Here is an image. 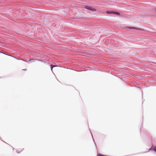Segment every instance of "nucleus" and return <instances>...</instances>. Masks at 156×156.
Listing matches in <instances>:
<instances>
[{
	"label": "nucleus",
	"mask_w": 156,
	"mask_h": 156,
	"mask_svg": "<svg viewBox=\"0 0 156 156\" xmlns=\"http://www.w3.org/2000/svg\"><path fill=\"white\" fill-rule=\"evenodd\" d=\"M85 8L89 10L92 12H96V11H99V10L98 9H97L95 8H94L91 6H88V5H86L85 6Z\"/></svg>",
	"instance_id": "obj_1"
},
{
	"label": "nucleus",
	"mask_w": 156,
	"mask_h": 156,
	"mask_svg": "<svg viewBox=\"0 0 156 156\" xmlns=\"http://www.w3.org/2000/svg\"><path fill=\"white\" fill-rule=\"evenodd\" d=\"M106 12L109 14H116L118 15H120V13L118 12H115L112 11H107Z\"/></svg>",
	"instance_id": "obj_2"
},
{
	"label": "nucleus",
	"mask_w": 156,
	"mask_h": 156,
	"mask_svg": "<svg viewBox=\"0 0 156 156\" xmlns=\"http://www.w3.org/2000/svg\"><path fill=\"white\" fill-rule=\"evenodd\" d=\"M40 61L42 62L41 60H39L37 59H30L28 60V61L30 62H35L36 61Z\"/></svg>",
	"instance_id": "obj_3"
},
{
	"label": "nucleus",
	"mask_w": 156,
	"mask_h": 156,
	"mask_svg": "<svg viewBox=\"0 0 156 156\" xmlns=\"http://www.w3.org/2000/svg\"><path fill=\"white\" fill-rule=\"evenodd\" d=\"M127 28H128L129 29H136V30H142L140 28H136L135 27H128Z\"/></svg>",
	"instance_id": "obj_4"
},
{
	"label": "nucleus",
	"mask_w": 156,
	"mask_h": 156,
	"mask_svg": "<svg viewBox=\"0 0 156 156\" xmlns=\"http://www.w3.org/2000/svg\"><path fill=\"white\" fill-rule=\"evenodd\" d=\"M51 71L52 72V69L53 67L56 66H54L52 65H51Z\"/></svg>",
	"instance_id": "obj_5"
},
{
	"label": "nucleus",
	"mask_w": 156,
	"mask_h": 156,
	"mask_svg": "<svg viewBox=\"0 0 156 156\" xmlns=\"http://www.w3.org/2000/svg\"><path fill=\"white\" fill-rule=\"evenodd\" d=\"M153 150L156 152V146L154 147L153 148Z\"/></svg>",
	"instance_id": "obj_6"
},
{
	"label": "nucleus",
	"mask_w": 156,
	"mask_h": 156,
	"mask_svg": "<svg viewBox=\"0 0 156 156\" xmlns=\"http://www.w3.org/2000/svg\"><path fill=\"white\" fill-rule=\"evenodd\" d=\"M153 150L156 152V146L154 147L153 148Z\"/></svg>",
	"instance_id": "obj_7"
},
{
	"label": "nucleus",
	"mask_w": 156,
	"mask_h": 156,
	"mask_svg": "<svg viewBox=\"0 0 156 156\" xmlns=\"http://www.w3.org/2000/svg\"><path fill=\"white\" fill-rule=\"evenodd\" d=\"M153 150L156 152V146L154 147L153 148Z\"/></svg>",
	"instance_id": "obj_8"
},
{
	"label": "nucleus",
	"mask_w": 156,
	"mask_h": 156,
	"mask_svg": "<svg viewBox=\"0 0 156 156\" xmlns=\"http://www.w3.org/2000/svg\"><path fill=\"white\" fill-rule=\"evenodd\" d=\"M153 150L156 152V146L154 147L153 148Z\"/></svg>",
	"instance_id": "obj_9"
},
{
	"label": "nucleus",
	"mask_w": 156,
	"mask_h": 156,
	"mask_svg": "<svg viewBox=\"0 0 156 156\" xmlns=\"http://www.w3.org/2000/svg\"><path fill=\"white\" fill-rule=\"evenodd\" d=\"M97 156H105V155H101V154H97Z\"/></svg>",
	"instance_id": "obj_10"
},
{
	"label": "nucleus",
	"mask_w": 156,
	"mask_h": 156,
	"mask_svg": "<svg viewBox=\"0 0 156 156\" xmlns=\"http://www.w3.org/2000/svg\"><path fill=\"white\" fill-rule=\"evenodd\" d=\"M17 153H20V152H19V151H18V152H17Z\"/></svg>",
	"instance_id": "obj_11"
},
{
	"label": "nucleus",
	"mask_w": 156,
	"mask_h": 156,
	"mask_svg": "<svg viewBox=\"0 0 156 156\" xmlns=\"http://www.w3.org/2000/svg\"><path fill=\"white\" fill-rule=\"evenodd\" d=\"M23 149H22L21 151H23Z\"/></svg>",
	"instance_id": "obj_12"
}]
</instances>
